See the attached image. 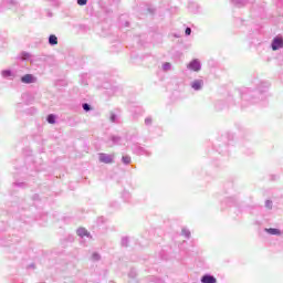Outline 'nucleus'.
<instances>
[{
    "label": "nucleus",
    "mask_w": 283,
    "mask_h": 283,
    "mask_svg": "<svg viewBox=\"0 0 283 283\" xmlns=\"http://www.w3.org/2000/svg\"><path fill=\"white\" fill-rule=\"evenodd\" d=\"M36 113V109L33 108V114Z\"/></svg>",
    "instance_id": "obj_44"
},
{
    "label": "nucleus",
    "mask_w": 283,
    "mask_h": 283,
    "mask_svg": "<svg viewBox=\"0 0 283 283\" xmlns=\"http://www.w3.org/2000/svg\"><path fill=\"white\" fill-rule=\"evenodd\" d=\"M8 229V223L6 221L0 220V233H3Z\"/></svg>",
    "instance_id": "obj_22"
},
{
    "label": "nucleus",
    "mask_w": 283,
    "mask_h": 283,
    "mask_svg": "<svg viewBox=\"0 0 283 283\" xmlns=\"http://www.w3.org/2000/svg\"><path fill=\"white\" fill-rule=\"evenodd\" d=\"M30 56H32V55L25 51L21 53L22 61H29Z\"/></svg>",
    "instance_id": "obj_23"
},
{
    "label": "nucleus",
    "mask_w": 283,
    "mask_h": 283,
    "mask_svg": "<svg viewBox=\"0 0 283 283\" xmlns=\"http://www.w3.org/2000/svg\"><path fill=\"white\" fill-rule=\"evenodd\" d=\"M92 260H94V262H98L101 260V254H98V252H94L92 254Z\"/></svg>",
    "instance_id": "obj_29"
},
{
    "label": "nucleus",
    "mask_w": 283,
    "mask_h": 283,
    "mask_svg": "<svg viewBox=\"0 0 283 283\" xmlns=\"http://www.w3.org/2000/svg\"><path fill=\"white\" fill-rule=\"evenodd\" d=\"M17 242H19V239H17V237H12L10 234H0V247L11 248L8 252L9 260H17V253H19V251L14 247Z\"/></svg>",
    "instance_id": "obj_2"
},
{
    "label": "nucleus",
    "mask_w": 283,
    "mask_h": 283,
    "mask_svg": "<svg viewBox=\"0 0 283 283\" xmlns=\"http://www.w3.org/2000/svg\"><path fill=\"white\" fill-rule=\"evenodd\" d=\"M201 283H218V279L213 274H203L200 279Z\"/></svg>",
    "instance_id": "obj_9"
},
{
    "label": "nucleus",
    "mask_w": 283,
    "mask_h": 283,
    "mask_svg": "<svg viewBox=\"0 0 283 283\" xmlns=\"http://www.w3.org/2000/svg\"><path fill=\"white\" fill-rule=\"evenodd\" d=\"M232 6L235 8H244L247 3H249V0H231Z\"/></svg>",
    "instance_id": "obj_13"
},
{
    "label": "nucleus",
    "mask_w": 283,
    "mask_h": 283,
    "mask_svg": "<svg viewBox=\"0 0 283 283\" xmlns=\"http://www.w3.org/2000/svg\"><path fill=\"white\" fill-rule=\"evenodd\" d=\"M21 83H24L25 85L36 83V77L32 74H25V75L21 76Z\"/></svg>",
    "instance_id": "obj_8"
},
{
    "label": "nucleus",
    "mask_w": 283,
    "mask_h": 283,
    "mask_svg": "<svg viewBox=\"0 0 283 283\" xmlns=\"http://www.w3.org/2000/svg\"><path fill=\"white\" fill-rule=\"evenodd\" d=\"M169 70H171V63L165 62V63L163 64V71H164V72H169Z\"/></svg>",
    "instance_id": "obj_24"
},
{
    "label": "nucleus",
    "mask_w": 283,
    "mask_h": 283,
    "mask_svg": "<svg viewBox=\"0 0 283 283\" xmlns=\"http://www.w3.org/2000/svg\"><path fill=\"white\" fill-rule=\"evenodd\" d=\"M112 207H118V203L117 202H113Z\"/></svg>",
    "instance_id": "obj_38"
},
{
    "label": "nucleus",
    "mask_w": 283,
    "mask_h": 283,
    "mask_svg": "<svg viewBox=\"0 0 283 283\" xmlns=\"http://www.w3.org/2000/svg\"><path fill=\"white\" fill-rule=\"evenodd\" d=\"M149 12H154L151 9H148Z\"/></svg>",
    "instance_id": "obj_43"
},
{
    "label": "nucleus",
    "mask_w": 283,
    "mask_h": 283,
    "mask_svg": "<svg viewBox=\"0 0 283 283\" xmlns=\"http://www.w3.org/2000/svg\"><path fill=\"white\" fill-rule=\"evenodd\" d=\"M14 187H25V182H14Z\"/></svg>",
    "instance_id": "obj_35"
},
{
    "label": "nucleus",
    "mask_w": 283,
    "mask_h": 283,
    "mask_svg": "<svg viewBox=\"0 0 283 283\" xmlns=\"http://www.w3.org/2000/svg\"><path fill=\"white\" fill-rule=\"evenodd\" d=\"M265 233H269V235H282V230L277 228H265Z\"/></svg>",
    "instance_id": "obj_11"
},
{
    "label": "nucleus",
    "mask_w": 283,
    "mask_h": 283,
    "mask_svg": "<svg viewBox=\"0 0 283 283\" xmlns=\"http://www.w3.org/2000/svg\"><path fill=\"white\" fill-rule=\"evenodd\" d=\"M77 6H87V0H77Z\"/></svg>",
    "instance_id": "obj_32"
},
{
    "label": "nucleus",
    "mask_w": 283,
    "mask_h": 283,
    "mask_svg": "<svg viewBox=\"0 0 283 283\" xmlns=\"http://www.w3.org/2000/svg\"><path fill=\"white\" fill-rule=\"evenodd\" d=\"M188 10L189 12H191L192 14H196V12H198V4L196 2H190L188 4Z\"/></svg>",
    "instance_id": "obj_16"
},
{
    "label": "nucleus",
    "mask_w": 283,
    "mask_h": 283,
    "mask_svg": "<svg viewBox=\"0 0 283 283\" xmlns=\"http://www.w3.org/2000/svg\"><path fill=\"white\" fill-rule=\"evenodd\" d=\"M282 48H283V36L276 35L271 42V49L273 50V52H277V50H282Z\"/></svg>",
    "instance_id": "obj_3"
},
{
    "label": "nucleus",
    "mask_w": 283,
    "mask_h": 283,
    "mask_svg": "<svg viewBox=\"0 0 283 283\" xmlns=\"http://www.w3.org/2000/svg\"><path fill=\"white\" fill-rule=\"evenodd\" d=\"M154 123V119L151 118V116H148L145 118V125L147 127H150V125Z\"/></svg>",
    "instance_id": "obj_28"
},
{
    "label": "nucleus",
    "mask_w": 283,
    "mask_h": 283,
    "mask_svg": "<svg viewBox=\"0 0 283 283\" xmlns=\"http://www.w3.org/2000/svg\"><path fill=\"white\" fill-rule=\"evenodd\" d=\"M99 220H103V217H99Z\"/></svg>",
    "instance_id": "obj_46"
},
{
    "label": "nucleus",
    "mask_w": 283,
    "mask_h": 283,
    "mask_svg": "<svg viewBox=\"0 0 283 283\" xmlns=\"http://www.w3.org/2000/svg\"><path fill=\"white\" fill-rule=\"evenodd\" d=\"M120 245L125 248L129 247V237H123L120 241Z\"/></svg>",
    "instance_id": "obj_20"
},
{
    "label": "nucleus",
    "mask_w": 283,
    "mask_h": 283,
    "mask_svg": "<svg viewBox=\"0 0 283 283\" xmlns=\"http://www.w3.org/2000/svg\"><path fill=\"white\" fill-rule=\"evenodd\" d=\"M187 69L191 70V72H200L202 70V63L198 59H193L187 64Z\"/></svg>",
    "instance_id": "obj_4"
},
{
    "label": "nucleus",
    "mask_w": 283,
    "mask_h": 283,
    "mask_svg": "<svg viewBox=\"0 0 283 283\" xmlns=\"http://www.w3.org/2000/svg\"><path fill=\"white\" fill-rule=\"evenodd\" d=\"M49 45H59V38L54 34L49 35Z\"/></svg>",
    "instance_id": "obj_14"
},
{
    "label": "nucleus",
    "mask_w": 283,
    "mask_h": 283,
    "mask_svg": "<svg viewBox=\"0 0 283 283\" xmlns=\"http://www.w3.org/2000/svg\"><path fill=\"white\" fill-rule=\"evenodd\" d=\"M109 120L111 123H118V115L111 113Z\"/></svg>",
    "instance_id": "obj_25"
},
{
    "label": "nucleus",
    "mask_w": 283,
    "mask_h": 283,
    "mask_svg": "<svg viewBox=\"0 0 283 283\" xmlns=\"http://www.w3.org/2000/svg\"><path fill=\"white\" fill-rule=\"evenodd\" d=\"M48 17H52V12H49V13H48Z\"/></svg>",
    "instance_id": "obj_42"
},
{
    "label": "nucleus",
    "mask_w": 283,
    "mask_h": 283,
    "mask_svg": "<svg viewBox=\"0 0 283 283\" xmlns=\"http://www.w3.org/2000/svg\"><path fill=\"white\" fill-rule=\"evenodd\" d=\"M81 84L82 85H87V74L81 75Z\"/></svg>",
    "instance_id": "obj_30"
},
{
    "label": "nucleus",
    "mask_w": 283,
    "mask_h": 283,
    "mask_svg": "<svg viewBox=\"0 0 283 283\" xmlns=\"http://www.w3.org/2000/svg\"><path fill=\"white\" fill-rule=\"evenodd\" d=\"M21 107H23V104H18V105H17L18 112H21Z\"/></svg>",
    "instance_id": "obj_37"
},
{
    "label": "nucleus",
    "mask_w": 283,
    "mask_h": 283,
    "mask_svg": "<svg viewBox=\"0 0 283 283\" xmlns=\"http://www.w3.org/2000/svg\"><path fill=\"white\" fill-rule=\"evenodd\" d=\"M2 76L3 78H10V81H12L14 78V73H12V70H3Z\"/></svg>",
    "instance_id": "obj_15"
},
{
    "label": "nucleus",
    "mask_w": 283,
    "mask_h": 283,
    "mask_svg": "<svg viewBox=\"0 0 283 283\" xmlns=\"http://www.w3.org/2000/svg\"><path fill=\"white\" fill-rule=\"evenodd\" d=\"M28 269H36V265L34 263H31L28 265Z\"/></svg>",
    "instance_id": "obj_36"
},
{
    "label": "nucleus",
    "mask_w": 283,
    "mask_h": 283,
    "mask_svg": "<svg viewBox=\"0 0 283 283\" xmlns=\"http://www.w3.org/2000/svg\"><path fill=\"white\" fill-rule=\"evenodd\" d=\"M123 165H130L132 164V157L129 155H124L122 157Z\"/></svg>",
    "instance_id": "obj_19"
},
{
    "label": "nucleus",
    "mask_w": 283,
    "mask_h": 283,
    "mask_svg": "<svg viewBox=\"0 0 283 283\" xmlns=\"http://www.w3.org/2000/svg\"><path fill=\"white\" fill-rule=\"evenodd\" d=\"M186 36H191V28L187 27L185 30Z\"/></svg>",
    "instance_id": "obj_31"
},
{
    "label": "nucleus",
    "mask_w": 283,
    "mask_h": 283,
    "mask_svg": "<svg viewBox=\"0 0 283 283\" xmlns=\"http://www.w3.org/2000/svg\"><path fill=\"white\" fill-rule=\"evenodd\" d=\"M125 27H126V28H129V22L126 21V22H125Z\"/></svg>",
    "instance_id": "obj_39"
},
{
    "label": "nucleus",
    "mask_w": 283,
    "mask_h": 283,
    "mask_svg": "<svg viewBox=\"0 0 283 283\" xmlns=\"http://www.w3.org/2000/svg\"><path fill=\"white\" fill-rule=\"evenodd\" d=\"M181 234L185 235L187 238V240H189V238H191V231H189V229H187V228H182Z\"/></svg>",
    "instance_id": "obj_21"
},
{
    "label": "nucleus",
    "mask_w": 283,
    "mask_h": 283,
    "mask_svg": "<svg viewBox=\"0 0 283 283\" xmlns=\"http://www.w3.org/2000/svg\"><path fill=\"white\" fill-rule=\"evenodd\" d=\"M46 122L49 123V125H54L56 123V115L54 114H49L46 116Z\"/></svg>",
    "instance_id": "obj_18"
},
{
    "label": "nucleus",
    "mask_w": 283,
    "mask_h": 283,
    "mask_svg": "<svg viewBox=\"0 0 283 283\" xmlns=\"http://www.w3.org/2000/svg\"><path fill=\"white\" fill-rule=\"evenodd\" d=\"M109 140L113 142V145H125V139L118 135H112Z\"/></svg>",
    "instance_id": "obj_10"
},
{
    "label": "nucleus",
    "mask_w": 283,
    "mask_h": 283,
    "mask_svg": "<svg viewBox=\"0 0 283 283\" xmlns=\"http://www.w3.org/2000/svg\"><path fill=\"white\" fill-rule=\"evenodd\" d=\"M82 108L84 109V112H92V105H90L88 103H83Z\"/></svg>",
    "instance_id": "obj_27"
},
{
    "label": "nucleus",
    "mask_w": 283,
    "mask_h": 283,
    "mask_svg": "<svg viewBox=\"0 0 283 283\" xmlns=\"http://www.w3.org/2000/svg\"><path fill=\"white\" fill-rule=\"evenodd\" d=\"M190 86L195 92H200L202 87H205V81L203 80H195L190 83Z\"/></svg>",
    "instance_id": "obj_7"
},
{
    "label": "nucleus",
    "mask_w": 283,
    "mask_h": 283,
    "mask_svg": "<svg viewBox=\"0 0 283 283\" xmlns=\"http://www.w3.org/2000/svg\"><path fill=\"white\" fill-rule=\"evenodd\" d=\"M112 6H118L120 3V0H109Z\"/></svg>",
    "instance_id": "obj_34"
},
{
    "label": "nucleus",
    "mask_w": 283,
    "mask_h": 283,
    "mask_svg": "<svg viewBox=\"0 0 283 283\" xmlns=\"http://www.w3.org/2000/svg\"><path fill=\"white\" fill-rule=\"evenodd\" d=\"M98 157H99V163H104V165H112V163H114V155L99 153Z\"/></svg>",
    "instance_id": "obj_5"
},
{
    "label": "nucleus",
    "mask_w": 283,
    "mask_h": 283,
    "mask_svg": "<svg viewBox=\"0 0 283 283\" xmlns=\"http://www.w3.org/2000/svg\"><path fill=\"white\" fill-rule=\"evenodd\" d=\"M76 233L80 238H92V235L85 228H78Z\"/></svg>",
    "instance_id": "obj_12"
},
{
    "label": "nucleus",
    "mask_w": 283,
    "mask_h": 283,
    "mask_svg": "<svg viewBox=\"0 0 283 283\" xmlns=\"http://www.w3.org/2000/svg\"><path fill=\"white\" fill-rule=\"evenodd\" d=\"M217 109H222V107L218 106V104L216 105Z\"/></svg>",
    "instance_id": "obj_41"
},
{
    "label": "nucleus",
    "mask_w": 283,
    "mask_h": 283,
    "mask_svg": "<svg viewBox=\"0 0 283 283\" xmlns=\"http://www.w3.org/2000/svg\"><path fill=\"white\" fill-rule=\"evenodd\" d=\"M122 198H123L124 202H129V200H132V193L127 190H124L122 192Z\"/></svg>",
    "instance_id": "obj_17"
},
{
    "label": "nucleus",
    "mask_w": 283,
    "mask_h": 283,
    "mask_svg": "<svg viewBox=\"0 0 283 283\" xmlns=\"http://www.w3.org/2000/svg\"><path fill=\"white\" fill-rule=\"evenodd\" d=\"M265 209H269V211H271V209H273V201L272 200H265V205H264Z\"/></svg>",
    "instance_id": "obj_26"
},
{
    "label": "nucleus",
    "mask_w": 283,
    "mask_h": 283,
    "mask_svg": "<svg viewBox=\"0 0 283 283\" xmlns=\"http://www.w3.org/2000/svg\"><path fill=\"white\" fill-rule=\"evenodd\" d=\"M36 198H39V195L33 196V200H36Z\"/></svg>",
    "instance_id": "obj_40"
},
{
    "label": "nucleus",
    "mask_w": 283,
    "mask_h": 283,
    "mask_svg": "<svg viewBox=\"0 0 283 283\" xmlns=\"http://www.w3.org/2000/svg\"><path fill=\"white\" fill-rule=\"evenodd\" d=\"M269 90V82H259L256 83V90H245L241 93V101H242V107H247V103H250L251 105L255 103H260L261 101H264V94H266Z\"/></svg>",
    "instance_id": "obj_1"
},
{
    "label": "nucleus",
    "mask_w": 283,
    "mask_h": 283,
    "mask_svg": "<svg viewBox=\"0 0 283 283\" xmlns=\"http://www.w3.org/2000/svg\"><path fill=\"white\" fill-rule=\"evenodd\" d=\"M175 38H176V39H178V35H177V34H175Z\"/></svg>",
    "instance_id": "obj_45"
},
{
    "label": "nucleus",
    "mask_w": 283,
    "mask_h": 283,
    "mask_svg": "<svg viewBox=\"0 0 283 283\" xmlns=\"http://www.w3.org/2000/svg\"><path fill=\"white\" fill-rule=\"evenodd\" d=\"M132 149L133 154H136L137 156H151V153L143 148V146L134 145Z\"/></svg>",
    "instance_id": "obj_6"
},
{
    "label": "nucleus",
    "mask_w": 283,
    "mask_h": 283,
    "mask_svg": "<svg viewBox=\"0 0 283 283\" xmlns=\"http://www.w3.org/2000/svg\"><path fill=\"white\" fill-rule=\"evenodd\" d=\"M128 277H136V271L130 270V272L128 273Z\"/></svg>",
    "instance_id": "obj_33"
}]
</instances>
